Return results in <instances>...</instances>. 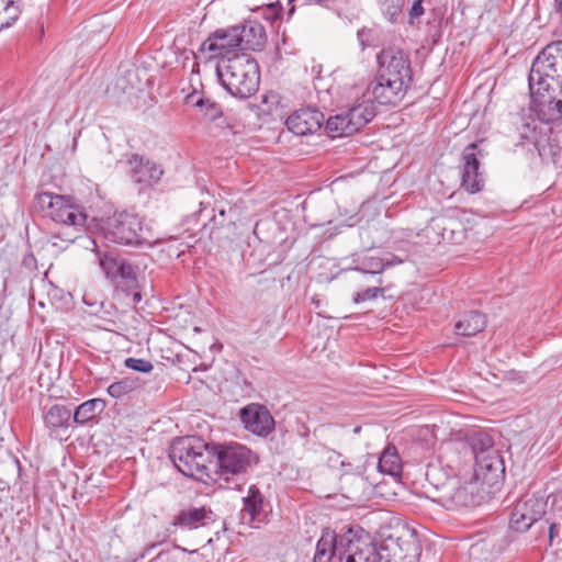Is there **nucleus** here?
I'll list each match as a JSON object with an SVG mask.
<instances>
[{"instance_id": "1", "label": "nucleus", "mask_w": 562, "mask_h": 562, "mask_svg": "<svg viewBox=\"0 0 562 562\" xmlns=\"http://www.w3.org/2000/svg\"><path fill=\"white\" fill-rule=\"evenodd\" d=\"M531 109L542 122L562 120V40L547 44L528 75Z\"/></svg>"}, {"instance_id": "2", "label": "nucleus", "mask_w": 562, "mask_h": 562, "mask_svg": "<svg viewBox=\"0 0 562 562\" xmlns=\"http://www.w3.org/2000/svg\"><path fill=\"white\" fill-rule=\"evenodd\" d=\"M341 562H418L422 547L415 532L407 530L396 538L390 536L373 542L368 535L352 531L345 542Z\"/></svg>"}, {"instance_id": "3", "label": "nucleus", "mask_w": 562, "mask_h": 562, "mask_svg": "<svg viewBox=\"0 0 562 562\" xmlns=\"http://www.w3.org/2000/svg\"><path fill=\"white\" fill-rule=\"evenodd\" d=\"M378 72L368 86V94L379 104L396 105L413 83L409 56L395 46L383 48L376 55Z\"/></svg>"}, {"instance_id": "4", "label": "nucleus", "mask_w": 562, "mask_h": 562, "mask_svg": "<svg viewBox=\"0 0 562 562\" xmlns=\"http://www.w3.org/2000/svg\"><path fill=\"white\" fill-rule=\"evenodd\" d=\"M169 458L180 473L204 484L212 483L214 443L198 437L177 438L170 447Z\"/></svg>"}, {"instance_id": "5", "label": "nucleus", "mask_w": 562, "mask_h": 562, "mask_svg": "<svg viewBox=\"0 0 562 562\" xmlns=\"http://www.w3.org/2000/svg\"><path fill=\"white\" fill-rule=\"evenodd\" d=\"M259 462L258 456L240 443H214L212 483L221 488L238 490L245 474Z\"/></svg>"}, {"instance_id": "6", "label": "nucleus", "mask_w": 562, "mask_h": 562, "mask_svg": "<svg viewBox=\"0 0 562 562\" xmlns=\"http://www.w3.org/2000/svg\"><path fill=\"white\" fill-rule=\"evenodd\" d=\"M221 85L233 97L246 99L255 94L260 83L257 60L248 54H235L216 66Z\"/></svg>"}, {"instance_id": "7", "label": "nucleus", "mask_w": 562, "mask_h": 562, "mask_svg": "<svg viewBox=\"0 0 562 562\" xmlns=\"http://www.w3.org/2000/svg\"><path fill=\"white\" fill-rule=\"evenodd\" d=\"M102 232L108 241L124 246L150 247L157 241L144 218L128 212L114 213L104 223Z\"/></svg>"}, {"instance_id": "8", "label": "nucleus", "mask_w": 562, "mask_h": 562, "mask_svg": "<svg viewBox=\"0 0 562 562\" xmlns=\"http://www.w3.org/2000/svg\"><path fill=\"white\" fill-rule=\"evenodd\" d=\"M99 266L116 290L132 295L133 302L142 300L136 267L120 256L106 251L98 252Z\"/></svg>"}, {"instance_id": "9", "label": "nucleus", "mask_w": 562, "mask_h": 562, "mask_svg": "<svg viewBox=\"0 0 562 562\" xmlns=\"http://www.w3.org/2000/svg\"><path fill=\"white\" fill-rule=\"evenodd\" d=\"M36 206L43 216L61 225L83 226L87 220L86 213L77 205L58 194L42 192L35 198Z\"/></svg>"}, {"instance_id": "10", "label": "nucleus", "mask_w": 562, "mask_h": 562, "mask_svg": "<svg viewBox=\"0 0 562 562\" xmlns=\"http://www.w3.org/2000/svg\"><path fill=\"white\" fill-rule=\"evenodd\" d=\"M487 493L483 483L479 480L476 472L475 480L462 483L459 477L456 479L452 491L442 499L441 506L454 510L460 507L480 506L486 501Z\"/></svg>"}, {"instance_id": "11", "label": "nucleus", "mask_w": 562, "mask_h": 562, "mask_svg": "<svg viewBox=\"0 0 562 562\" xmlns=\"http://www.w3.org/2000/svg\"><path fill=\"white\" fill-rule=\"evenodd\" d=\"M547 502L542 497L531 496L520 499L509 517V527L518 532L527 531L535 522L546 516Z\"/></svg>"}, {"instance_id": "12", "label": "nucleus", "mask_w": 562, "mask_h": 562, "mask_svg": "<svg viewBox=\"0 0 562 562\" xmlns=\"http://www.w3.org/2000/svg\"><path fill=\"white\" fill-rule=\"evenodd\" d=\"M352 528H348L340 533H336L334 530L324 529L321 538L316 543V550L314 554V562H341L345 542L350 540L352 537Z\"/></svg>"}, {"instance_id": "13", "label": "nucleus", "mask_w": 562, "mask_h": 562, "mask_svg": "<svg viewBox=\"0 0 562 562\" xmlns=\"http://www.w3.org/2000/svg\"><path fill=\"white\" fill-rule=\"evenodd\" d=\"M483 157L484 151L480 148L479 143H471L463 149L461 187L471 194L480 192L484 187V178L479 171L480 159Z\"/></svg>"}, {"instance_id": "14", "label": "nucleus", "mask_w": 562, "mask_h": 562, "mask_svg": "<svg viewBox=\"0 0 562 562\" xmlns=\"http://www.w3.org/2000/svg\"><path fill=\"white\" fill-rule=\"evenodd\" d=\"M238 27L217 29L211 33L200 46V52H210L211 57L225 58L237 49H241Z\"/></svg>"}, {"instance_id": "15", "label": "nucleus", "mask_w": 562, "mask_h": 562, "mask_svg": "<svg viewBox=\"0 0 562 562\" xmlns=\"http://www.w3.org/2000/svg\"><path fill=\"white\" fill-rule=\"evenodd\" d=\"M239 417L245 428L255 435L266 437L274 429V419L265 405L249 404L240 409Z\"/></svg>"}, {"instance_id": "16", "label": "nucleus", "mask_w": 562, "mask_h": 562, "mask_svg": "<svg viewBox=\"0 0 562 562\" xmlns=\"http://www.w3.org/2000/svg\"><path fill=\"white\" fill-rule=\"evenodd\" d=\"M43 422L50 437L63 439L66 435L67 439L74 426L72 409L63 404H53L44 411Z\"/></svg>"}, {"instance_id": "17", "label": "nucleus", "mask_w": 562, "mask_h": 562, "mask_svg": "<svg viewBox=\"0 0 562 562\" xmlns=\"http://www.w3.org/2000/svg\"><path fill=\"white\" fill-rule=\"evenodd\" d=\"M215 521L210 507L187 506L181 508L171 519V527L184 531L194 530Z\"/></svg>"}, {"instance_id": "18", "label": "nucleus", "mask_w": 562, "mask_h": 562, "mask_svg": "<svg viewBox=\"0 0 562 562\" xmlns=\"http://www.w3.org/2000/svg\"><path fill=\"white\" fill-rule=\"evenodd\" d=\"M428 483L427 496L432 502L441 504L447 494L452 491L457 476L449 474L439 464L430 463L426 470Z\"/></svg>"}, {"instance_id": "19", "label": "nucleus", "mask_w": 562, "mask_h": 562, "mask_svg": "<svg viewBox=\"0 0 562 562\" xmlns=\"http://www.w3.org/2000/svg\"><path fill=\"white\" fill-rule=\"evenodd\" d=\"M324 123V114L312 108H304L293 112L285 121L288 128L299 136L314 134Z\"/></svg>"}, {"instance_id": "20", "label": "nucleus", "mask_w": 562, "mask_h": 562, "mask_svg": "<svg viewBox=\"0 0 562 562\" xmlns=\"http://www.w3.org/2000/svg\"><path fill=\"white\" fill-rule=\"evenodd\" d=\"M519 134L521 139L533 140L535 148L543 161L558 162L561 147L555 138L546 134L538 136L536 127H531L528 123L521 125Z\"/></svg>"}, {"instance_id": "21", "label": "nucleus", "mask_w": 562, "mask_h": 562, "mask_svg": "<svg viewBox=\"0 0 562 562\" xmlns=\"http://www.w3.org/2000/svg\"><path fill=\"white\" fill-rule=\"evenodd\" d=\"M128 165L131 167L133 181L144 187H150L157 183L164 173L159 165L136 154L132 155L128 159Z\"/></svg>"}, {"instance_id": "22", "label": "nucleus", "mask_w": 562, "mask_h": 562, "mask_svg": "<svg viewBox=\"0 0 562 562\" xmlns=\"http://www.w3.org/2000/svg\"><path fill=\"white\" fill-rule=\"evenodd\" d=\"M238 27L241 49L260 50L267 42V34L263 25L255 20H247Z\"/></svg>"}, {"instance_id": "23", "label": "nucleus", "mask_w": 562, "mask_h": 562, "mask_svg": "<svg viewBox=\"0 0 562 562\" xmlns=\"http://www.w3.org/2000/svg\"><path fill=\"white\" fill-rule=\"evenodd\" d=\"M364 97H367V100L347 110L349 120L355 127V132H358L361 127L371 122L376 115V109L373 104V102L376 101L368 94V90L366 91Z\"/></svg>"}, {"instance_id": "24", "label": "nucleus", "mask_w": 562, "mask_h": 562, "mask_svg": "<svg viewBox=\"0 0 562 562\" xmlns=\"http://www.w3.org/2000/svg\"><path fill=\"white\" fill-rule=\"evenodd\" d=\"M486 327V317L477 311L463 313L454 325V333L463 337H472Z\"/></svg>"}, {"instance_id": "25", "label": "nucleus", "mask_w": 562, "mask_h": 562, "mask_svg": "<svg viewBox=\"0 0 562 562\" xmlns=\"http://www.w3.org/2000/svg\"><path fill=\"white\" fill-rule=\"evenodd\" d=\"M106 407V403L102 398H91L72 411L74 425L85 426L89 422L94 420Z\"/></svg>"}, {"instance_id": "26", "label": "nucleus", "mask_w": 562, "mask_h": 562, "mask_svg": "<svg viewBox=\"0 0 562 562\" xmlns=\"http://www.w3.org/2000/svg\"><path fill=\"white\" fill-rule=\"evenodd\" d=\"M21 474V463L12 453L0 456V488H10L15 484Z\"/></svg>"}, {"instance_id": "27", "label": "nucleus", "mask_w": 562, "mask_h": 562, "mask_svg": "<svg viewBox=\"0 0 562 562\" xmlns=\"http://www.w3.org/2000/svg\"><path fill=\"white\" fill-rule=\"evenodd\" d=\"M345 488L348 492V498L362 499L371 495L375 483L369 481L361 474L348 475L345 477Z\"/></svg>"}, {"instance_id": "28", "label": "nucleus", "mask_w": 562, "mask_h": 562, "mask_svg": "<svg viewBox=\"0 0 562 562\" xmlns=\"http://www.w3.org/2000/svg\"><path fill=\"white\" fill-rule=\"evenodd\" d=\"M244 507L241 509L243 519L248 516V521L254 524L260 520L259 516L262 510L263 496L256 485H251L248 490V495L243 498Z\"/></svg>"}, {"instance_id": "29", "label": "nucleus", "mask_w": 562, "mask_h": 562, "mask_svg": "<svg viewBox=\"0 0 562 562\" xmlns=\"http://www.w3.org/2000/svg\"><path fill=\"white\" fill-rule=\"evenodd\" d=\"M378 470L382 474L392 477H400L402 472V463L400 456L394 446H387L379 458Z\"/></svg>"}, {"instance_id": "30", "label": "nucleus", "mask_w": 562, "mask_h": 562, "mask_svg": "<svg viewBox=\"0 0 562 562\" xmlns=\"http://www.w3.org/2000/svg\"><path fill=\"white\" fill-rule=\"evenodd\" d=\"M325 130L333 138L348 136L356 133L347 111L330 116L326 122Z\"/></svg>"}, {"instance_id": "31", "label": "nucleus", "mask_w": 562, "mask_h": 562, "mask_svg": "<svg viewBox=\"0 0 562 562\" xmlns=\"http://www.w3.org/2000/svg\"><path fill=\"white\" fill-rule=\"evenodd\" d=\"M187 102L200 108L204 117L209 121H215L223 114L220 104L209 98L201 97L195 92L187 97Z\"/></svg>"}, {"instance_id": "32", "label": "nucleus", "mask_w": 562, "mask_h": 562, "mask_svg": "<svg viewBox=\"0 0 562 562\" xmlns=\"http://www.w3.org/2000/svg\"><path fill=\"white\" fill-rule=\"evenodd\" d=\"M402 262V259L397 257H393L391 260H384L379 257H367L362 259L359 266L352 268V270L369 274H379L383 272L386 267H391Z\"/></svg>"}, {"instance_id": "33", "label": "nucleus", "mask_w": 562, "mask_h": 562, "mask_svg": "<svg viewBox=\"0 0 562 562\" xmlns=\"http://www.w3.org/2000/svg\"><path fill=\"white\" fill-rule=\"evenodd\" d=\"M139 387H142V383L138 378L125 376L110 384L106 391L111 397L121 400Z\"/></svg>"}, {"instance_id": "34", "label": "nucleus", "mask_w": 562, "mask_h": 562, "mask_svg": "<svg viewBox=\"0 0 562 562\" xmlns=\"http://www.w3.org/2000/svg\"><path fill=\"white\" fill-rule=\"evenodd\" d=\"M21 0H0V31L11 26L21 14Z\"/></svg>"}, {"instance_id": "35", "label": "nucleus", "mask_w": 562, "mask_h": 562, "mask_svg": "<svg viewBox=\"0 0 562 562\" xmlns=\"http://www.w3.org/2000/svg\"><path fill=\"white\" fill-rule=\"evenodd\" d=\"M405 0H382L380 2L381 10L385 18L394 22L402 12Z\"/></svg>"}, {"instance_id": "36", "label": "nucleus", "mask_w": 562, "mask_h": 562, "mask_svg": "<svg viewBox=\"0 0 562 562\" xmlns=\"http://www.w3.org/2000/svg\"><path fill=\"white\" fill-rule=\"evenodd\" d=\"M357 38L360 45L361 50H364L369 47H376L379 45V40L376 33L372 29L362 27L357 32Z\"/></svg>"}, {"instance_id": "37", "label": "nucleus", "mask_w": 562, "mask_h": 562, "mask_svg": "<svg viewBox=\"0 0 562 562\" xmlns=\"http://www.w3.org/2000/svg\"><path fill=\"white\" fill-rule=\"evenodd\" d=\"M385 289L382 286H372L367 288L362 291H358L352 296V302L356 304L363 303L367 301H372L378 299L379 296H383Z\"/></svg>"}, {"instance_id": "38", "label": "nucleus", "mask_w": 562, "mask_h": 562, "mask_svg": "<svg viewBox=\"0 0 562 562\" xmlns=\"http://www.w3.org/2000/svg\"><path fill=\"white\" fill-rule=\"evenodd\" d=\"M124 364L131 370L143 373H148L154 369V366L150 361L139 358H127L125 359Z\"/></svg>"}, {"instance_id": "39", "label": "nucleus", "mask_w": 562, "mask_h": 562, "mask_svg": "<svg viewBox=\"0 0 562 562\" xmlns=\"http://www.w3.org/2000/svg\"><path fill=\"white\" fill-rule=\"evenodd\" d=\"M282 11V4L279 1H277L262 7L261 15L263 19L268 21H276L281 16Z\"/></svg>"}, {"instance_id": "40", "label": "nucleus", "mask_w": 562, "mask_h": 562, "mask_svg": "<svg viewBox=\"0 0 562 562\" xmlns=\"http://www.w3.org/2000/svg\"><path fill=\"white\" fill-rule=\"evenodd\" d=\"M475 459H476V464L479 467V471H482V470H487V471H497L499 465H501V461L498 460L497 457H490V454L487 456V459L488 460H485L484 458L483 459H480V457L477 454H475Z\"/></svg>"}, {"instance_id": "41", "label": "nucleus", "mask_w": 562, "mask_h": 562, "mask_svg": "<svg viewBox=\"0 0 562 562\" xmlns=\"http://www.w3.org/2000/svg\"><path fill=\"white\" fill-rule=\"evenodd\" d=\"M424 12L425 10L423 7V0H415L408 11L409 24L414 25L416 20H418L424 14Z\"/></svg>"}, {"instance_id": "42", "label": "nucleus", "mask_w": 562, "mask_h": 562, "mask_svg": "<svg viewBox=\"0 0 562 562\" xmlns=\"http://www.w3.org/2000/svg\"><path fill=\"white\" fill-rule=\"evenodd\" d=\"M546 522L549 524V528H548L549 540H550V543H552L554 538L558 536V524L550 520V518H546Z\"/></svg>"}, {"instance_id": "43", "label": "nucleus", "mask_w": 562, "mask_h": 562, "mask_svg": "<svg viewBox=\"0 0 562 562\" xmlns=\"http://www.w3.org/2000/svg\"><path fill=\"white\" fill-rule=\"evenodd\" d=\"M22 265L29 269H33V268H35V265H36V258L34 257L33 254H27L24 256V258L22 260Z\"/></svg>"}, {"instance_id": "44", "label": "nucleus", "mask_w": 562, "mask_h": 562, "mask_svg": "<svg viewBox=\"0 0 562 562\" xmlns=\"http://www.w3.org/2000/svg\"><path fill=\"white\" fill-rule=\"evenodd\" d=\"M481 442V453L483 454L487 449L492 448V440L488 436H485L484 438L479 439Z\"/></svg>"}, {"instance_id": "45", "label": "nucleus", "mask_w": 562, "mask_h": 562, "mask_svg": "<svg viewBox=\"0 0 562 562\" xmlns=\"http://www.w3.org/2000/svg\"><path fill=\"white\" fill-rule=\"evenodd\" d=\"M353 431H355L356 434H357V432H359V431H360V427H356V428L353 429Z\"/></svg>"}, {"instance_id": "46", "label": "nucleus", "mask_w": 562, "mask_h": 562, "mask_svg": "<svg viewBox=\"0 0 562 562\" xmlns=\"http://www.w3.org/2000/svg\"><path fill=\"white\" fill-rule=\"evenodd\" d=\"M224 214H225V211H224V210H221V211H220V215H221V216H224Z\"/></svg>"}, {"instance_id": "47", "label": "nucleus", "mask_w": 562, "mask_h": 562, "mask_svg": "<svg viewBox=\"0 0 562 562\" xmlns=\"http://www.w3.org/2000/svg\"><path fill=\"white\" fill-rule=\"evenodd\" d=\"M313 302L315 303V305H318L319 301H316V300H313Z\"/></svg>"}]
</instances>
